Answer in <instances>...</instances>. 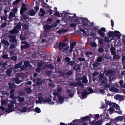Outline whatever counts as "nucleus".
<instances>
[{
    "instance_id": "1",
    "label": "nucleus",
    "mask_w": 125,
    "mask_h": 125,
    "mask_svg": "<svg viewBox=\"0 0 125 125\" xmlns=\"http://www.w3.org/2000/svg\"><path fill=\"white\" fill-rule=\"evenodd\" d=\"M67 45V44L66 43L60 42L59 45V49L60 50H61L62 49L63 51L64 52L67 51L69 48V46L68 45L66 47H64L63 49V47L66 46Z\"/></svg>"
},
{
    "instance_id": "2",
    "label": "nucleus",
    "mask_w": 125,
    "mask_h": 125,
    "mask_svg": "<svg viewBox=\"0 0 125 125\" xmlns=\"http://www.w3.org/2000/svg\"><path fill=\"white\" fill-rule=\"evenodd\" d=\"M80 20L82 21V23L83 25L89 26L90 24V22L89 20H88L86 18H79Z\"/></svg>"
},
{
    "instance_id": "3",
    "label": "nucleus",
    "mask_w": 125,
    "mask_h": 125,
    "mask_svg": "<svg viewBox=\"0 0 125 125\" xmlns=\"http://www.w3.org/2000/svg\"><path fill=\"white\" fill-rule=\"evenodd\" d=\"M8 85H9L8 90H11L10 92V94H13L14 93L16 86L14 84L11 83H8Z\"/></svg>"
},
{
    "instance_id": "4",
    "label": "nucleus",
    "mask_w": 125,
    "mask_h": 125,
    "mask_svg": "<svg viewBox=\"0 0 125 125\" xmlns=\"http://www.w3.org/2000/svg\"><path fill=\"white\" fill-rule=\"evenodd\" d=\"M91 117L90 118L89 116H88L85 117H83L82 118H81L80 119L77 120H74L73 121V122H75L76 121H78V122H83L84 121H88Z\"/></svg>"
},
{
    "instance_id": "5",
    "label": "nucleus",
    "mask_w": 125,
    "mask_h": 125,
    "mask_svg": "<svg viewBox=\"0 0 125 125\" xmlns=\"http://www.w3.org/2000/svg\"><path fill=\"white\" fill-rule=\"evenodd\" d=\"M106 29L105 28L102 27L98 31V33L100 36L102 37H104L105 36V34L104 32H106Z\"/></svg>"
},
{
    "instance_id": "6",
    "label": "nucleus",
    "mask_w": 125,
    "mask_h": 125,
    "mask_svg": "<svg viewBox=\"0 0 125 125\" xmlns=\"http://www.w3.org/2000/svg\"><path fill=\"white\" fill-rule=\"evenodd\" d=\"M16 36L14 35H8V38H10L9 41L10 42L17 43V40L16 39Z\"/></svg>"
},
{
    "instance_id": "7",
    "label": "nucleus",
    "mask_w": 125,
    "mask_h": 125,
    "mask_svg": "<svg viewBox=\"0 0 125 125\" xmlns=\"http://www.w3.org/2000/svg\"><path fill=\"white\" fill-rule=\"evenodd\" d=\"M70 49L68 52V53H70L73 51L74 46L76 45V43L75 42H72L70 43Z\"/></svg>"
},
{
    "instance_id": "8",
    "label": "nucleus",
    "mask_w": 125,
    "mask_h": 125,
    "mask_svg": "<svg viewBox=\"0 0 125 125\" xmlns=\"http://www.w3.org/2000/svg\"><path fill=\"white\" fill-rule=\"evenodd\" d=\"M113 73V71L111 70H108L107 71L106 70L104 69L103 71V74L105 73V75L106 76H108L109 75Z\"/></svg>"
},
{
    "instance_id": "9",
    "label": "nucleus",
    "mask_w": 125,
    "mask_h": 125,
    "mask_svg": "<svg viewBox=\"0 0 125 125\" xmlns=\"http://www.w3.org/2000/svg\"><path fill=\"white\" fill-rule=\"evenodd\" d=\"M89 92L85 90H83L82 92V94L81 95V97L83 98H86L87 97V94H89Z\"/></svg>"
},
{
    "instance_id": "10",
    "label": "nucleus",
    "mask_w": 125,
    "mask_h": 125,
    "mask_svg": "<svg viewBox=\"0 0 125 125\" xmlns=\"http://www.w3.org/2000/svg\"><path fill=\"white\" fill-rule=\"evenodd\" d=\"M48 68L51 69H53L55 68L54 66L52 64H48L44 65L43 66V68L45 69V68Z\"/></svg>"
},
{
    "instance_id": "11",
    "label": "nucleus",
    "mask_w": 125,
    "mask_h": 125,
    "mask_svg": "<svg viewBox=\"0 0 125 125\" xmlns=\"http://www.w3.org/2000/svg\"><path fill=\"white\" fill-rule=\"evenodd\" d=\"M14 105L12 104H8V113H10L15 110Z\"/></svg>"
},
{
    "instance_id": "12",
    "label": "nucleus",
    "mask_w": 125,
    "mask_h": 125,
    "mask_svg": "<svg viewBox=\"0 0 125 125\" xmlns=\"http://www.w3.org/2000/svg\"><path fill=\"white\" fill-rule=\"evenodd\" d=\"M82 82L83 83H86L88 82V80L86 75H83L82 77Z\"/></svg>"
},
{
    "instance_id": "13",
    "label": "nucleus",
    "mask_w": 125,
    "mask_h": 125,
    "mask_svg": "<svg viewBox=\"0 0 125 125\" xmlns=\"http://www.w3.org/2000/svg\"><path fill=\"white\" fill-rule=\"evenodd\" d=\"M1 42L4 45H7L6 46H4V49H6L7 48V47H8V41L4 39H3L2 40Z\"/></svg>"
},
{
    "instance_id": "14",
    "label": "nucleus",
    "mask_w": 125,
    "mask_h": 125,
    "mask_svg": "<svg viewBox=\"0 0 125 125\" xmlns=\"http://www.w3.org/2000/svg\"><path fill=\"white\" fill-rule=\"evenodd\" d=\"M66 92L68 94H69V96L70 97H73L74 95L73 92L71 89H67Z\"/></svg>"
},
{
    "instance_id": "15",
    "label": "nucleus",
    "mask_w": 125,
    "mask_h": 125,
    "mask_svg": "<svg viewBox=\"0 0 125 125\" xmlns=\"http://www.w3.org/2000/svg\"><path fill=\"white\" fill-rule=\"evenodd\" d=\"M30 45L29 44H26L24 45H21V48L22 51H23L24 49H26L29 48L30 47Z\"/></svg>"
},
{
    "instance_id": "16",
    "label": "nucleus",
    "mask_w": 125,
    "mask_h": 125,
    "mask_svg": "<svg viewBox=\"0 0 125 125\" xmlns=\"http://www.w3.org/2000/svg\"><path fill=\"white\" fill-rule=\"evenodd\" d=\"M15 16V14L14 13L11 12L10 13L8 16V19H9V20H10V19H11V20H10V21H11L13 20L12 17H14Z\"/></svg>"
},
{
    "instance_id": "17",
    "label": "nucleus",
    "mask_w": 125,
    "mask_h": 125,
    "mask_svg": "<svg viewBox=\"0 0 125 125\" xmlns=\"http://www.w3.org/2000/svg\"><path fill=\"white\" fill-rule=\"evenodd\" d=\"M67 30L63 28L61 30L58 31H57V33L59 34H60L63 33H66L67 32Z\"/></svg>"
},
{
    "instance_id": "18",
    "label": "nucleus",
    "mask_w": 125,
    "mask_h": 125,
    "mask_svg": "<svg viewBox=\"0 0 125 125\" xmlns=\"http://www.w3.org/2000/svg\"><path fill=\"white\" fill-rule=\"evenodd\" d=\"M43 28L45 31H48L50 29L51 27L49 24H47L44 26Z\"/></svg>"
},
{
    "instance_id": "19",
    "label": "nucleus",
    "mask_w": 125,
    "mask_h": 125,
    "mask_svg": "<svg viewBox=\"0 0 125 125\" xmlns=\"http://www.w3.org/2000/svg\"><path fill=\"white\" fill-rule=\"evenodd\" d=\"M21 19L23 20L26 21L28 19V17L25 14H23L22 15H21Z\"/></svg>"
},
{
    "instance_id": "20",
    "label": "nucleus",
    "mask_w": 125,
    "mask_h": 125,
    "mask_svg": "<svg viewBox=\"0 0 125 125\" xmlns=\"http://www.w3.org/2000/svg\"><path fill=\"white\" fill-rule=\"evenodd\" d=\"M23 62H21L20 63H18L16 64L14 66V68L15 69H18L19 68H20L21 66L22 65Z\"/></svg>"
},
{
    "instance_id": "21",
    "label": "nucleus",
    "mask_w": 125,
    "mask_h": 125,
    "mask_svg": "<svg viewBox=\"0 0 125 125\" xmlns=\"http://www.w3.org/2000/svg\"><path fill=\"white\" fill-rule=\"evenodd\" d=\"M109 90L113 92H117L118 89L117 88L113 87H112L109 89Z\"/></svg>"
},
{
    "instance_id": "22",
    "label": "nucleus",
    "mask_w": 125,
    "mask_h": 125,
    "mask_svg": "<svg viewBox=\"0 0 125 125\" xmlns=\"http://www.w3.org/2000/svg\"><path fill=\"white\" fill-rule=\"evenodd\" d=\"M19 32V31L17 29H14L10 31V32L12 34H17Z\"/></svg>"
},
{
    "instance_id": "23",
    "label": "nucleus",
    "mask_w": 125,
    "mask_h": 125,
    "mask_svg": "<svg viewBox=\"0 0 125 125\" xmlns=\"http://www.w3.org/2000/svg\"><path fill=\"white\" fill-rule=\"evenodd\" d=\"M27 9V8H21L20 10V13L21 15H22L24 12Z\"/></svg>"
},
{
    "instance_id": "24",
    "label": "nucleus",
    "mask_w": 125,
    "mask_h": 125,
    "mask_svg": "<svg viewBox=\"0 0 125 125\" xmlns=\"http://www.w3.org/2000/svg\"><path fill=\"white\" fill-rule=\"evenodd\" d=\"M115 48L114 47H112L110 49L111 54L112 55L115 54L116 52H115Z\"/></svg>"
},
{
    "instance_id": "25",
    "label": "nucleus",
    "mask_w": 125,
    "mask_h": 125,
    "mask_svg": "<svg viewBox=\"0 0 125 125\" xmlns=\"http://www.w3.org/2000/svg\"><path fill=\"white\" fill-rule=\"evenodd\" d=\"M58 99L60 103H62L64 101V98L62 96H59L58 97Z\"/></svg>"
},
{
    "instance_id": "26",
    "label": "nucleus",
    "mask_w": 125,
    "mask_h": 125,
    "mask_svg": "<svg viewBox=\"0 0 125 125\" xmlns=\"http://www.w3.org/2000/svg\"><path fill=\"white\" fill-rule=\"evenodd\" d=\"M15 83L18 84L21 82L22 81L19 80V77H16L15 79Z\"/></svg>"
},
{
    "instance_id": "27",
    "label": "nucleus",
    "mask_w": 125,
    "mask_h": 125,
    "mask_svg": "<svg viewBox=\"0 0 125 125\" xmlns=\"http://www.w3.org/2000/svg\"><path fill=\"white\" fill-rule=\"evenodd\" d=\"M114 37H117L121 34L120 32L117 31H114Z\"/></svg>"
},
{
    "instance_id": "28",
    "label": "nucleus",
    "mask_w": 125,
    "mask_h": 125,
    "mask_svg": "<svg viewBox=\"0 0 125 125\" xmlns=\"http://www.w3.org/2000/svg\"><path fill=\"white\" fill-rule=\"evenodd\" d=\"M73 69L76 71L79 70L80 69V67L79 65H75L74 66Z\"/></svg>"
},
{
    "instance_id": "29",
    "label": "nucleus",
    "mask_w": 125,
    "mask_h": 125,
    "mask_svg": "<svg viewBox=\"0 0 125 125\" xmlns=\"http://www.w3.org/2000/svg\"><path fill=\"white\" fill-rule=\"evenodd\" d=\"M100 65V63L95 62L93 63L92 64V66L93 67H97L99 66Z\"/></svg>"
},
{
    "instance_id": "30",
    "label": "nucleus",
    "mask_w": 125,
    "mask_h": 125,
    "mask_svg": "<svg viewBox=\"0 0 125 125\" xmlns=\"http://www.w3.org/2000/svg\"><path fill=\"white\" fill-rule=\"evenodd\" d=\"M69 85L70 86L75 87L77 86V83L74 82H71L69 83Z\"/></svg>"
},
{
    "instance_id": "31",
    "label": "nucleus",
    "mask_w": 125,
    "mask_h": 125,
    "mask_svg": "<svg viewBox=\"0 0 125 125\" xmlns=\"http://www.w3.org/2000/svg\"><path fill=\"white\" fill-rule=\"evenodd\" d=\"M30 15L31 16H34L35 15L36 12L33 10H31L29 12Z\"/></svg>"
},
{
    "instance_id": "32",
    "label": "nucleus",
    "mask_w": 125,
    "mask_h": 125,
    "mask_svg": "<svg viewBox=\"0 0 125 125\" xmlns=\"http://www.w3.org/2000/svg\"><path fill=\"white\" fill-rule=\"evenodd\" d=\"M112 39L110 40L109 38L107 37H105L104 38V41L106 42H109L111 41Z\"/></svg>"
},
{
    "instance_id": "33",
    "label": "nucleus",
    "mask_w": 125,
    "mask_h": 125,
    "mask_svg": "<svg viewBox=\"0 0 125 125\" xmlns=\"http://www.w3.org/2000/svg\"><path fill=\"white\" fill-rule=\"evenodd\" d=\"M6 65H7V63L6 62L4 63V64H3V66H2V68L1 69V71L3 72H4V70L6 69L7 68L5 66Z\"/></svg>"
},
{
    "instance_id": "34",
    "label": "nucleus",
    "mask_w": 125,
    "mask_h": 125,
    "mask_svg": "<svg viewBox=\"0 0 125 125\" xmlns=\"http://www.w3.org/2000/svg\"><path fill=\"white\" fill-rule=\"evenodd\" d=\"M108 36L109 37H114V33L113 31H109L108 32Z\"/></svg>"
},
{
    "instance_id": "35",
    "label": "nucleus",
    "mask_w": 125,
    "mask_h": 125,
    "mask_svg": "<svg viewBox=\"0 0 125 125\" xmlns=\"http://www.w3.org/2000/svg\"><path fill=\"white\" fill-rule=\"evenodd\" d=\"M113 55V59H119L120 58V56L118 54L116 55V53L115 54Z\"/></svg>"
},
{
    "instance_id": "36",
    "label": "nucleus",
    "mask_w": 125,
    "mask_h": 125,
    "mask_svg": "<svg viewBox=\"0 0 125 125\" xmlns=\"http://www.w3.org/2000/svg\"><path fill=\"white\" fill-rule=\"evenodd\" d=\"M30 62L28 61H25L24 62V65L27 68Z\"/></svg>"
},
{
    "instance_id": "37",
    "label": "nucleus",
    "mask_w": 125,
    "mask_h": 125,
    "mask_svg": "<svg viewBox=\"0 0 125 125\" xmlns=\"http://www.w3.org/2000/svg\"><path fill=\"white\" fill-rule=\"evenodd\" d=\"M22 24L20 22H19L15 27V28L18 29H20L21 28V26Z\"/></svg>"
},
{
    "instance_id": "38",
    "label": "nucleus",
    "mask_w": 125,
    "mask_h": 125,
    "mask_svg": "<svg viewBox=\"0 0 125 125\" xmlns=\"http://www.w3.org/2000/svg\"><path fill=\"white\" fill-rule=\"evenodd\" d=\"M33 111H35L36 112L38 113H40L41 112V110L40 108L37 107H36L35 109H33Z\"/></svg>"
},
{
    "instance_id": "39",
    "label": "nucleus",
    "mask_w": 125,
    "mask_h": 125,
    "mask_svg": "<svg viewBox=\"0 0 125 125\" xmlns=\"http://www.w3.org/2000/svg\"><path fill=\"white\" fill-rule=\"evenodd\" d=\"M51 99L49 98H46L43 100V102H48L49 103L51 102Z\"/></svg>"
},
{
    "instance_id": "40",
    "label": "nucleus",
    "mask_w": 125,
    "mask_h": 125,
    "mask_svg": "<svg viewBox=\"0 0 125 125\" xmlns=\"http://www.w3.org/2000/svg\"><path fill=\"white\" fill-rule=\"evenodd\" d=\"M75 63V61H71L70 60L69 61L68 64L70 66L73 65Z\"/></svg>"
},
{
    "instance_id": "41",
    "label": "nucleus",
    "mask_w": 125,
    "mask_h": 125,
    "mask_svg": "<svg viewBox=\"0 0 125 125\" xmlns=\"http://www.w3.org/2000/svg\"><path fill=\"white\" fill-rule=\"evenodd\" d=\"M25 91L28 93H30L32 92L30 88H27L25 89Z\"/></svg>"
},
{
    "instance_id": "42",
    "label": "nucleus",
    "mask_w": 125,
    "mask_h": 125,
    "mask_svg": "<svg viewBox=\"0 0 125 125\" xmlns=\"http://www.w3.org/2000/svg\"><path fill=\"white\" fill-rule=\"evenodd\" d=\"M41 4L42 7H47V8L49 6V5H48L46 3H45L43 2H42Z\"/></svg>"
},
{
    "instance_id": "43",
    "label": "nucleus",
    "mask_w": 125,
    "mask_h": 125,
    "mask_svg": "<svg viewBox=\"0 0 125 125\" xmlns=\"http://www.w3.org/2000/svg\"><path fill=\"white\" fill-rule=\"evenodd\" d=\"M44 64L43 62H40L38 63L37 65L38 66L41 67Z\"/></svg>"
},
{
    "instance_id": "44",
    "label": "nucleus",
    "mask_w": 125,
    "mask_h": 125,
    "mask_svg": "<svg viewBox=\"0 0 125 125\" xmlns=\"http://www.w3.org/2000/svg\"><path fill=\"white\" fill-rule=\"evenodd\" d=\"M73 73L72 71H69L65 73V74L66 75H71Z\"/></svg>"
},
{
    "instance_id": "45",
    "label": "nucleus",
    "mask_w": 125,
    "mask_h": 125,
    "mask_svg": "<svg viewBox=\"0 0 125 125\" xmlns=\"http://www.w3.org/2000/svg\"><path fill=\"white\" fill-rule=\"evenodd\" d=\"M20 38L21 40H25L26 39V37L24 35H20Z\"/></svg>"
},
{
    "instance_id": "46",
    "label": "nucleus",
    "mask_w": 125,
    "mask_h": 125,
    "mask_svg": "<svg viewBox=\"0 0 125 125\" xmlns=\"http://www.w3.org/2000/svg\"><path fill=\"white\" fill-rule=\"evenodd\" d=\"M58 73L62 76H63L65 75V73L62 71H58Z\"/></svg>"
},
{
    "instance_id": "47",
    "label": "nucleus",
    "mask_w": 125,
    "mask_h": 125,
    "mask_svg": "<svg viewBox=\"0 0 125 125\" xmlns=\"http://www.w3.org/2000/svg\"><path fill=\"white\" fill-rule=\"evenodd\" d=\"M102 60V56L99 57L97 59L96 61L99 62H101Z\"/></svg>"
},
{
    "instance_id": "48",
    "label": "nucleus",
    "mask_w": 125,
    "mask_h": 125,
    "mask_svg": "<svg viewBox=\"0 0 125 125\" xmlns=\"http://www.w3.org/2000/svg\"><path fill=\"white\" fill-rule=\"evenodd\" d=\"M77 60L80 61H83L84 62L86 61L85 59V58L81 57L78 58H77Z\"/></svg>"
},
{
    "instance_id": "49",
    "label": "nucleus",
    "mask_w": 125,
    "mask_h": 125,
    "mask_svg": "<svg viewBox=\"0 0 125 125\" xmlns=\"http://www.w3.org/2000/svg\"><path fill=\"white\" fill-rule=\"evenodd\" d=\"M53 94L54 95L56 96L57 97L60 95V93L57 92H54Z\"/></svg>"
},
{
    "instance_id": "50",
    "label": "nucleus",
    "mask_w": 125,
    "mask_h": 125,
    "mask_svg": "<svg viewBox=\"0 0 125 125\" xmlns=\"http://www.w3.org/2000/svg\"><path fill=\"white\" fill-rule=\"evenodd\" d=\"M38 99L40 102V103L41 102H43V100L44 99V98L43 97L41 96L39 97Z\"/></svg>"
},
{
    "instance_id": "51",
    "label": "nucleus",
    "mask_w": 125,
    "mask_h": 125,
    "mask_svg": "<svg viewBox=\"0 0 125 125\" xmlns=\"http://www.w3.org/2000/svg\"><path fill=\"white\" fill-rule=\"evenodd\" d=\"M76 81H77V83H82V81L81 80H82L81 78L80 77H79L78 78H77L76 79Z\"/></svg>"
},
{
    "instance_id": "52",
    "label": "nucleus",
    "mask_w": 125,
    "mask_h": 125,
    "mask_svg": "<svg viewBox=\"0 0 125 125\" xmlns=\"http://www.w3.org/2000/svg\"><path fill=\"white\" fill-rule=\"evenodd\" d=\"M27 108L25 107H23L21 110L20 111L21 112H25L26 111Z\"/></svg>"
},
{
    "instance_id": "53",
    "label": "nucleus",
    "mask_w": 125,
    "mask_h": 125,
    "mask_svg": "<svg viewBox=\"0 0 125 125\" xmlns=\"http://www.w3.org/2000/svg\"><path fill=\"white\" fill-rule=\"evenodd\" d=\"M77 85H79V86L81 87L83 89L84 88V85L82 83H77Z\"/></svg>"
},
{
    "instance_id": "54",
    "label": "nucleus",
    "mask_w": 125,
    "mask_h": 125,
    "mask_svg": "<svg viewBox=\"0 0 125 125\" xmlns=\"http://www.w3.org/2000/svg\"><path fill=\"white\" fill-rule=\"evenodd\" d=\"M7 101L6 100H2L1 102V105H4L7 103Z\"/></svg>"
},
{
    "instance_id": "55",
    "label": "nucleus",
    "mask_w": 125,
    "mask_h": 125,
    "mask_svg": "<svg viewBox=\"0 0 125 125\" xmlns=\"http://www.w3.org/2000/svg\"><path fill=\"white\" fill-rule=\"evenodd\" d=\"M114 106L118 110H119L120 109V107L117 104H116V103H115V104Z\"/></svg>"
},
{
    "instance_id": "56",
    "label": "nucleus",
    "mask_w": 125,
    "mask_h": 125,
    "mask_svg": "<svg viewBox=\"0 0 125 125\" xmlns=\"http://www.w3.org/2000/svg\"><path fill=\"white\" fill-rule=\"evenodd\" d=\"M121 97L120 95L118 94L114 96V98L115 99H120Z\"/></svg>"
},
{
    "instance_id": "57",
    "label": "nucleus",
    "mask_w": 125,
    "mask_h": 125,
    "mask_svg": "<svg viewBox=\"0 0 125 125\" xmlns=\"http://www.w3.org/2000/svg\"><path fill=\"white\" fill-rule=\"evenodd\" d=\"M110 85L109 84H108L107 83H106L105 84V85L104 86V88H105V89H106L107 88H109L110 87Z\"/></svg>"
},
{
    "instance_id": "58",
    "label": "nucleus",
    "mask_w": 125,
    "mask_h": 125,
    "mask_svg": "<svg viewBox=\"0 0 125 125\" xmlns=\"http://www.w3.org/2000/svg\"><path fill=\"white\" fill-rule=\"evenodd\" d=\"M57 25V24L56 23H55L54 24L50 25L51 28H54L56 27Z\"/></svg>"
},
{
    "instance_id": "59",
    "label": "nucleus",
    "mask_w": 125,
    "mask_h": 125,
    "mask_svg": "<svg viewBox=\"0 0 125 125\" xmlns=\"http://www.w3.org/2000/svg\"><path fill=\"white\" fill-rule=\"evenodd\" d=\"M122 117L121 116H118L115 119V120H116L117 121H119V120H122Z\"/></svg>"
},
{
    "instance_id": "60",
    "label": "nucleus",
    "mask_w": 125,
    "mask_h": 125,
    "mask_svg": "<svg viewBox=\"0 0 125 125\" xmlns=\"http://www.w3.org/2000/svg\"><path fill=\"white\" fill-rule=\"evenodd\" d=\"M10 97L12 99H15L16 98V97L15 96V95L13 94H10Z\"/></svg>"
},
{
    "instance_id": "61",
    "label": "nucleus",
    "mask_w": 125,
    "mask_h": 125,
    "mask_svg": "<svg viewBox=\"0 0 125 125\" xmlns=\"http://www.w3.org/2000/svg\"><path fill=\"white\" fill-rule=\"evenodd\" d=\"M24 100V97H20L19 98V101L20 102H23Z\"/></svg>"
},
{
    "instance_id": "62",
    "label": "nucleus",
    "mask_w": 125,
    "mask_h": 125,
    "mask_svg": "<svg viewBox=\"0 0 125 125\" xmlns=\"http://www.w3.org/2000/svg\"><path fill=\"white\" fill-rule=\"evenodd\" d=\"M21 0H16L13 3V5H16Z\"/></svg>"
},
{
    "instance_id": "63",
    "label": "nucleus",
    "mask_w": 125,
    "mask_h": 125,
    "mask_svg": "<svg viewBox=\"0 0 125 125\" xmlns=\"http://www.w3.org/2000/svg\"><path fill=\"white\" fill-rule=\"evenodd\" d=\"M49 87H53L55 86L54 84L52 83H51L48 84Z\"/></svg>"
},
{
    "instance_id": "64",
    "label": "nucleus",
    "mask_w": 125,
    "mask_h": 125,
    "mask_svg": "<svg viewBox=\"0 0 125 125\" xmlns=\"http://www.w3.org/2000/svg\"><path fill=\"white\" fill-rule=\"evenodd\" d=\"M96 123L97 125H101L102 123V122L101 121L99 120L96 122Z\"/></svg>"
}]
</instances>
